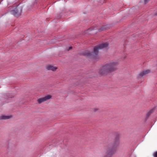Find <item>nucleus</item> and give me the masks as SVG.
Segmentation results:
<instances>
[{"label": "nucleus", "mask_w": 157, "mask_h": 157, "mask_svg": "<svg viewBox=\"0 0 157 157\" xmlns=\"http://www.w3.org/2000/svg\"><path fill=\"white\" fill-rule=\"evenodd\" d=\"M107 28V25H104L102 26L101 29H98V30L99 31H103L106 29Z\"/></svg>", "instance_id": "9"}, {"label": "nucleus", "mask_w": 157, "mask_h": 157, "mask_svg": "<svg viewBox=\"0 0 157 157\" xmlns=\"http://www.w3.org/2000/svg\"><path fill=\"white\" fill-rule=\"evenodd\" d=\"M51 98L52 96L51 95H47L44 97L39 99L37 100V101L39 104H40L43 102L50 99Z\"/></svg>", "instance_id": "4"}, {"label": "nucleus", "mask_w": 157, "mask_h": 157, "mask_svg": "<svg viewBox=\"0 0 157 157\" xmlns=\"http://www.w3.org/2000/svg\"><path fill=\"white\" fill-rule=\"evenodd\" d=\"M98 110H99V109L98 108H94L93 109V111L94 112H97V111H98Z\"/></svg>", "instance_id": "11"}, {"label": "nucleus", "mask_w": 157, "mask_h": 157, "mask_svg": "<svg viewBox=\"0 0 157 157\" xmlns=\"http://www.w3.org/2000/svg\"><path fill=\"white\" fill-rule=\"evenodd\" d=\"M108 46V44L107 43L101 44L94 47L93 53L91 52L90 53L88 51H85L83 52L82 55L84 56H92L93 54H94L95 55H93L94 57H95V56H97L98 55V51L99 49H101L104 48H107Z\"/></svg>", "instance_id": "2"}, {"label": "nucleus", "mask_w": 157, "mask_h": 157, "mask_svg": "<svg viewBox=\"0 0 157 157\" xmlns=\"http://www.w3.org/2000/svg\"><path fill=\"white\" fill-rule=\"evenodd\" d=\"M153 111V109H152L150 110L147 114V117H149L151 114L152 113Z\"/></svg>", "instance_id": "10"}, {"label": "nucleus", "mask_w": 157, "mask_h": 157, "mask_svg": "<svg viewBox=\"0 0 157 157\" xmlns=\"http://www.w3.org/2000/svg\"><path fill=\"white\" fill-rule=\"evenodd\" d=\"M72 48V47H70L68 49H67V51H69V50H70V49H71Z\"/></svg>", "instance_id": "13"}, {"label": "nucleus", "mask_w": 157, "mask_h": 157, "mask_svg": "<svg viewBox=\"0 0 157 157\" xmlns=\"http://www.w3.org/2000/svg\"><path fill=\"white\" fill-rule=\"evenodd\" d=\"M118 63L116 61H110L105 63L99 70L98 72L101 75H107L116 71Z\"/></svg>", "instance_id": "1"}, {"label": "nucleus", "mask_w": 157, "mask_h": 157, "mask_svg": "<svg viewBox=\"0 0 157 157\" xmlns=\"http://www.w3.org/2000/svg\"><path fill=\"white\" fill-rule=\"evenodd\" d=\"M153 156L154 157H157V151L155 152L153 154Z\"/></svg>", "instance_id": "12"}, {"label": "nucleus", "mask_w": 157, "mask_h": 157, "mask_svg": "<svg viewBox=\"0 0 157 157\" xmlns=\"http://www.w3.org/2000/svg\"><path fill=\"white\" fill-rule=\"evenodd\" d=\"M12 117L11 115H2L0 117V119L1 120H7L11 118Z\"/></svg>", "instance_id": "8"}, {"label": "nucleus", "mask_w": 157, "mask_h": 157, "mask_svg": "<svg viewBox=\"0 0 157 157\" xmlns=\"http://www.w3.org/2000/svg\"><path fill=\"white\" fill-rule=\"evenodd\" d=\"M46 68L48 70H52L53 71H56L57 69V67L52 65L48 66Z\"/></svg>", "instance_id": "7"}, {"label": "nucleus", "mask_w": 157, "mask_h": 157, "mask_svg": "<svg viewBox=\"0 0 157 157\" xmlns=\"http://www.w3.org/2000/svg\"><path fill=\"white\" fill-rule=\"evenodd\" d=\"M150 72V71L149 70H147L144 71L140 73L139 75V76L140 77H143L148 74Z\"/></svg>", "instance_id": "6"}, {"label": "nucleus", "mask_w": 157, "mask_h": 157, "mask_svg": "<svg viewBox=\"0 0 157 157\" xmlns=\"http://www.w3.org/2000/svg\"><path fill=\"white\" fill-rule=\"evenodd\" d=\"M154 15L155 16H157V11L155 13Z\"/></svg>", "instance_id": "14"}, {"label": "nucleus", "mask_w": 157, "mask_h": 157, "mask_svg": "<svg viewBox=\"0 0 157 157\" xmlns=\"http://www.w3.org/2000/svg\"><path fill=\"white\" fill-rule=\"evenodd\" d=\"M119 144V138L118 136L116 137L114 141L113 144V146L114 148H115L116 149L117 147H118Z\"/></svg>", "instance_id": "5"}, {"label": "nucleus", "mask_w": 157, "mask_h": 157, "mask_svg": "<svg viewBox=\"0 0 157 157\" xmlns=\"http://www.w3.org/2000/svg\"><path fill=\"white\" fill-rule=\"evenodd\" d=\"M22 9L21 8L17 7L15 10L11 11L12 14L16 16H20L21 13Z\"/></svg>", "instance_id": "3"}]
</instances>
